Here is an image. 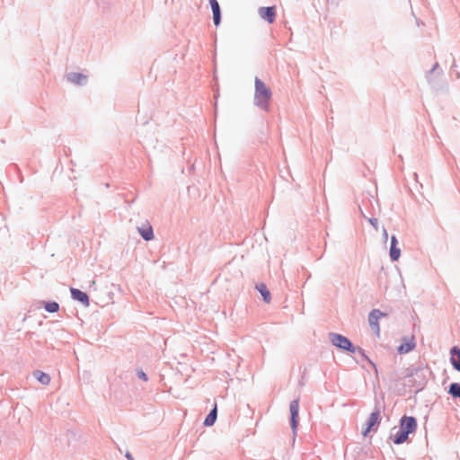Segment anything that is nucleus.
<instances>
[{"instance_id":"f257e3e1","label":"nucleus","mask_w":460,"mask_h":460,"mask_svg":"<svg viewBox=\"0 0 460 460\" xmlns=\"http://www.w3.org/2000/svg\"><path fill=\"white\" fill-rule=\"evenodd\" d=\"M417 429V421L415 418L404 416L400 420V429L398 432L392 436L394 444L399 445L404 443L408 439L411 433L415 432Z\"/></svg>"},{"instance_id":"f03ea898","label":"nucleus","mask_w":460,"mask_h":460,"mask_svg":"<svg viewBox=\"0 0 460 460\" xmlns=\"http://www.w3.org/2000/svg\"><path fill=\"white\" fill-rule=\"evenodd\" d=\"M271 98L270 89L259 78H255L254 100L256 105L267 111Z\"/></svg>"},{"instance_id":"7ed1b4c3","label":"nucleus","mask_w":460,"mask_h":460,"mask_svg":"<svg viewBox=\"0 0 460 460\" xmlns=\"http://www.w3.org/2000/svg\"><path fill=\"white\" fill-rule=\"evenodd\" d=\"M330 340L334 346L341 349L348 350L350 352H354L355 350L353 345L349 341V339L341 334L332 333L330 334Z\"/></svg>"},{"instance_id":"20e7f679","label":"nucleus","mask_w":460,"mask_h":460,"mask_svg":"<svg viewBox=\"0 0 460 460\" xmlns=\"http://www.w3.org/2000/svg\"><path fill=\"white\" fill-rule=\"evenodd\" d=\"M258 13L262 20L271 24L276 20L277 10L275 6L260 7L258 9Z\"/></svg>"},{"instance_id":"39448f33","label":"nucleus","mask_w":460,"mask_h":460,"mask_svg":"<svg viewBox=\"0 0 460 460\" xmlns=\"http://www.w3.org/2000/svg\"><path fill=\"white\" fill-rule=\"evenodd\" d=\"M385 315H386V314L382 313L380 310H377V309L372 310L368 315L369 325H370L371 329L376 332V335H378L379 332H380L378 320L381 317H384Z\"/></svg>"},{"instance_id":"423d86ee","label":"nucleus","mask_w":460,"mask_h":460,"mask_svg":"<svg viewBox=\"0 0 460 460\" xmlns=\"http://www.w3.org/2000/svg\"><path fill=\"white\" fill-rule=\"evenodd\" d=\"M380 421V411L376 409L371 413L367 422V428L362 431V435L367 437L374 427L377 426Z\"/></svg>"},{"instance_id":"0eeeda50","label":"nucleus","mask_w":460,"mask_h":460,"mask_svg":"<svg viewBox=\"0 0 460 460\" xmlns=\"http://www.w3.org/2000/svg\"><path fill=\"white\" fill-rule=\"evenodd\" d=\"M289 411L291 415V427L294 432H296L298 425V411H299V402L294 400L289 404Z\"/></svg>"},{"instance_id":"6e6552de","label":"nucleus","mask_w":460,"mask_h":460,"mask_svg":"<svg viewBox=\"0 0 460 460\" xmlns=\"http://www.w3.org/2000/svg\"><path fill=\"white\" fill-rule=\"evenodd\" d=\"M416 347V343L413 338H406L404 339L402 345L398 347V352L400 354H406L411 350H413Z\"/></svg>"},{"instance_id":"1a4fd4ad","label":"nucleus","mask_w":460,"mask_h":460,"mask_svg":"<svg viewBox=\"0 0 460 460\" xmlns=\"http://www.w3.org/2000/svg\"><path fill=\"white\" fill-rule=\"evenodd\" d=\"M450 362L454 368L460 372V349L453 347L450 350Z\"/></svg>"},{"instance_id":"9d476101","label":"nucleus","mask_w":460,"mask_h":460,"mask_svg":"<svg viewBox=\"0 0 460 460\" xmlns=\"http://www.w3.org/2000/svg\"><path fill=\"white\" fill-rule=\"evenodd\" d=\"M212 13H213V22L216 26H218L221 21V12L220 6L217 0H209Z\"/></svg>"},{"instance_id":"9b49d317","label":"nucleus","mask_w":460,"mask_h":460,"mask_svg":"<svg viewBox=\"0 0 460 460\" xmlns=\"http://www.w3.org/2000/svg\"><path fill=\"white\" fill-rule=\"evenodd\" d=\"M71 295L72 297L75 300H78L84 305H89V297L86 293L77 289V288H71Z\"/></svg>"},{"instance_id":"f8f14e48","label":"nucleus","mask_w":460,"mask_h":460,"mask_svg":"<svg viewBox=\"0 0 460 460\" xmlns=\"http://www.w3.org/2000/svg\"><path fill=\"white\" fill-rule=\"evenodd\" d=\"M397 240L395 236L391 238L390 257L392 261H397L400 257V249L396 248Z\"/></svg>"},{"instance_id":"ddd939ff","label":"nucleus","mask_w":460,"mask_h":460,"mask_svg":"<svg viewBox=\"0 0 460 460\" xmlns=\"http://www.w3.org/2000/svg\"><path fill=\"white\" fill-rule=\"evenodd\" d=\"M138 231L141 236L146 241L152 240L154 238L153 229L149 225L144 226L143 228H139Z\"/></svg>"},{"instance_id":"4468645a","label":"nucleus","mask_w":460,"mask_h":460,"mask_svg":"<svg viewBox=\"0 0 460 460\" xmlns=\"http://www.w3.org/2000/svg\"><path fill=\"white\" fill-rule=\"evenodd\" d=\"M256 288L258 289V291L261 294L262 297H263V300L266 302V303H270V291L268 290L266 285H264L263 283H261L259 285H257Z\"/></svg>"},{"instance_id":"2eb2a0df","label":"nucleus","mask_w":460,"mask_h":460,"mask_svg":"<svg viewBox=\"0 0 460 460\" xmlns=\"http://www.w3.org/2000/svg\"><path fill=\"white\" fill-rule=\"evenodd\" d=\"M68 80L74 84H82L86 81V76L79 73H73L68 75Z\"/></svg>"},{"instance_id":"dca6fc26","label":"nucleus","mask_w":460,"mask_h":460,"mask_svg":"<svg viewBox=\"0 0 460 460\" xmlns=\"http://www.w3.org/2000/svg\"><path fill=\"white\" fill-rule=\"evenodd\" d=\"M217 420V406L208 413L204 420L205 426H212Z\"/></svg>"},{"instance_id":"f3484780","label":"nucleus","mask_w":460,"mask_h":460,"mask_svg":"<svg viewBox=\"0 0 460 460\" xmlns=\"http://www.w3.org/2000/svg\"><path fill=\"white\" fill-rule=\"evenodd\" d=\"M35 376L43 385H49L50 382L49 376L41 371H37Z\"/></svg>"},{"instance_id":"a211bd4d","label":"nucleus","mask_w":460,"mask_h":460,"mask_svg":"<svg viewBox=\"0 0 460 460\" xmlns=\"http://www.w3.org/2000/svg\"><path fill=\"white\" fill-rule=\"evenodd\" d=\"M449 394L453 397H458L460 398V385L454 383L449 387Z\"/></svg>"},{"instance_id":"6ab92c4d","label":"nucleus","mask_w":460,"mask_h":460,"mask_svg":"<svg viewBox=\"0 0 460 460\" xmlns=\"http://www.w3.org/2000/svg\"><path fill=\"white\" fill-rule=\"evenodd\" d=\"M45 309L49 313H56L59 309V305L57 302H49L45 305Z\"/></svg>"},{"instance_id":"aec40b11","label":"nucleus","mask_w":460,"mask_h":460,"mask_svg":"<svg viewBox=\"0 0 460 460\" xmlns=\"http://www.w3.org/2000/svg\"><path fill=\"white\" fill-rule=\"evenodd\" d=\"M137 376H138V377H139V378H141L143 381H145V382H146V381H147V376H146V375L142 370H140V371H138V372H137Z\"/></svg>"},{"instance_id":"412c9836","label":"nucleus","mask_w":460,"mask_h":460,"mask_svg":"<svg viewBox=\"0 0 460 460\" xmlns=\"http://www.w3.org/2000/svg\"><path fill=\"white\" fill-rule=\"evenodd\" d=\"M377 220L376 219H374V220H370V223L373 225V226H376Z\"/></svg>"},{"instance_id":"4be33fe9","label":"nucleus","mask_w":460,"mask_h":460,"mask_svg":"<svg viewBox=\"0 0 460 460\" xmlns=\"http://www.w3.org/2000/svg\"><path fill=\"white\" fill-rule=\"evenodd\" d=\"M126 456H127V458H128L129 460H133V458L131 457V456H130L128 453H127Z\"/></svg>"}]
</instances>
